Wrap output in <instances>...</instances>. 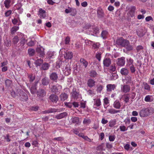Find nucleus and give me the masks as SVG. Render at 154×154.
I'll return each mask as SVG.
<instances>
[{
  "label": "nucleus",
  "instance_id": "17",
  "mask_svg": "<svg viewBox=\"0 0 154 154\" xmlns=\"http://www.w3.org/2000/svg\"><path fill=\"white\" fill-rule=\"evenodd\" d=\"M121 73L124 75H127L129 73L128 69L126 67L122 68L120 70Z\"/></svg>",
  "mask_w": 154,
  "mask_h": 154
},
{
  "label": "nucleus",
  "instance_id": "36",
  "mask_svg": "<svg viewBox=\"0 0 154 154\" xmlns=\"http://www.w3.org/2000/svg\"><path fill=\"white\" fill-rule=\"evenodd\" d=\"M28 78L30 82H33L35 79V75L32 74L29 75H28Z\"/></svg>",
  "mask_w": 154,
  "mask_h": 154
},
{
  "label": "nucleus",
  "instance_id": "7",
  "mask_svg": "<svg viewBox=\"0 0 154 154\" xmlns=\"http://www.w3.org/2000/svg\"><path fill=\"white\" fill-rule=\"evenodd\" d=\"M125 58L124 57L119 58L117 59V64L119 66H124L125 63Z\"/></svg>",
  "mask_w": 154,
  "mask_h": 154
},
{
  "label": "nucleus",
  "instance_id": "8",
  "mask_svg": "<svg viewBox=\"0 0 154 154\" xmlns=\"http://www.w3.org/2000/svg\"><path fill=\"white\" fill-rule=\"evenodd\" d=\"M130 87L128 85H122L121 87V91L122 92L126 93L129 91Z\"/></svg>",
  "mask_w": 154,
  "mask_h": 154
},
{
  "label": "nucleus",
  "instance_id": "49",
  "mask_svg": "<svg viewBox=\"0 0 154 154\" xmlns=\"http://www.w3.org/2000/svg\"><path fill=\"white\" fill-rule=\"evenodd\" d=\"M49 113H53L57 112V110L54 108H50L48 110Z\"/></svg>",
  "mask_w": 154,
  "mask_h": 154
},
{
  "label": "nucleus",
  "instance_id": "62",
  "mask_svg": "<svg viewBox=\"0 0 154 154\" xmlns=\"http://www.w3.org/2000/svg\"><path fill=\"white\" fill-rule=\"evenodd\" d=\"M26 41L27 40H26L25 38H22L21 39V43L23 45H24V44H25Z\"/></svg>",
  "mask_w": 154,
  "mask_h": 154
},
{
  "label": "nucleus",
  "instance_id": "28",
  "mask_svg": "<svg viewBox=\"0 0 154 154\" xmlns=\"http://www.w3.org/2000/svg\"><path fill=\"white\" fill-rule=\"evenodd\" d=\"M80 63L84 66L85 68L87 67L88 65V63L85 59L84 58H81L80 60Z\"/></svg>",
  "mask_w": 154,
  "mask_h": 154
},
{
  "label": "nucleus",
  "instance_id": "58",
  "mask_svg": "<svg viewBox=\"0 0 154 154\" xmlns=\"http://www.w3.org/2000/svg\"><path fill=\"white\" fill-rule=\"evenodd\" d=\"M136 10V8L135 7L133 6L131 7L129 11V12L135 13V11Z\"/></svg>",
  "mask_w": 154,
  "mask_h": 154
},
{
  "label": "nucleus",
  "instance_id": "59",
  "mask_svg": "<svg viewBox=\"0 0 154 154\" xmlns=\"http://www.w3.org/2000/svg\"><path fill=\"white\" fill-rule=\"evenodd\" d=\"M115 138V136L114 135H110L109 137V140L110 141H114Z\"/></svg>",
  "mask_w": 154,
  "mask_h": 154
},
{
  "label": "nucleus",
  "instance_id": "35",
  "mask_svg": "<svg viewBox=\"0 0 154 154\" xmlns=\"http://www.w3.org/2000/svg\"><path fill=\"white\" fill-rule=\"evenodd\" d=\"M49 65L47 63H45L42 66V69L43 70H47L49 67Z\"/></svg>",
  "mask_w": 154,
  "mask_h": 154
},
{
  "label": "nucleus",
  "instance_id": "45",
  "mask_svg": "<svg viewBox=\"0 0 154 154\" xmlns=\"http://www.w3.org/2000/svg\"><path fill=\"white\" fill-rule=\"evenodd\" d=\"M101 54L100 52H98L97 53L96 55V57L99 61L101 60Z\"/></svg>",
  "mask_w": 154,
  "mask_h": 154
},
{
  "label": "nucleus",
  "instance_id": "24",
  "mask_svg": "<svg viewBox=\"0 0 154 154\" xmlns=\"http://www.w3.org/2000/svg\"><path fill=\"white\" fill-rule=\"evenodd\" d=\"M49 82V79L48 78L45 77L42 80V84L44 85H47L48 84Z\"/></svg>",
  "mask_w": 154,
  "mask_h": 154
},
{
  "label": "nucleus",
  "instance_id": "51",
  "mask_svg": "<svg viewBox=\"0 0 154 154\" xmlns=\"http://www.w3.org/2000/svg\"><path fill=\"white\" fill-rule=\"evenodd\" d=\"M103 86L102 85H100L97 87V92H100L103 89Z\"/></svg>",
  "mask_w": 154,
  "mask_h": 154
},
{
  "label": "nucleus",
  "instance_id": "29",
  "mask_svg": "<svg viewBox=\"0 0 154 154\" xmlns=\"http://www.w3.org/2000/svg\"><path fill=\"white\" fill-rule=\"evenodd\" d=\"M109 113L111 114H114L120 112V110H116L113 108L109 109L108 110Z\"/></svg>",
  "mask_w": 154,
  "mask_h": 154
},
{
  "label": "nucleus",
  "instance_id": "9",
  "mask_svg": "<svg viewBox=\"0 0 154 154\" xmlns=\"http://www.w3.org/2000/svg\"><path fill=\"white\" fill-rule=\"evenodd\" d=\"M73 55L72 52L67 51L64 54V57L66 59H71L72 58Z\"/></svg>",
  "mask_w": 154,
  "mask_h": 154
},
{
  "label": "nucleus",
  "instance_id": "54",
  "mask_svg": "<svg viewBox=\"0 0 154 154\" xmlns=\"http://www.w3.org/2000/svg\"><path fill=\"white\" fill-rule=\"evenodd\" d=\"M109 69L112 72H114L116 70V67L115 66L112 65L109 67Z\"/></svg>",
  "mask_w": 154,
  "mask_h": 154
},
{
  "label": "nucleus",
  "instance_id": "16",
  "mask_svg": "<svg viewBox=\"0 0 154 154\" xmlns=\"http://www.w3.org/2000/svg\"><path fill=\"white\" fill-rule=\"evenodd\" d=\"M67 115V112H64L57 115L55 118L57 119H60L66 116Z\"/></svg>",
  "mask_w": 154,
  "mask_h": 154
},
{
  "label": "nucleus",
  "instance_id": "6",
  "mask_svg": "<svg viewBox=\"0 0 154 154\" xmlns=\"http://www.w3.org/2000/svg\"><path fill=\"white\" fill-rule=\"evenodd\" d=\"M37 96L39 98L45 97L46 94V92L45 90L42 88L39 89L37 92Z\"/></svg>",
  "mask_w": 154,
  "mask_h": 154
},
{
  "label": "nucleus",
  "instance_id": "19",
  "mask_svg": "<svg viewBox=\"0 0 154 154\" xmlns=\"http://www.w3.org/2000/svg\"><path fill=\"white\" fill-rule=\"evenodd\" d=\"M50 78L51 80L56 81L58 78L57 75L55 72H52L50 74Z\"/></svg>",
  "mask_w": 154,
  "mask_h": 154
},
{
  "label": "nucleus",
  "instance_id": "47",
  "mask_svg": "<svg viewBox=\"0 0 154 154\" xmlns=\"http://www.w3.org/2000/svg\"><path fill=\"white\" fill-rule=\"evenodd\" d=\"M119 128L120 131H125L127 130V128L125 126H120L119 127Z\"/></svg>",
  "mask_w": 154,
  "mask_h": 154
},
{
  "label": "nucleus",
  "instance_id": "13",
  "mask_svg": "<svg viewBox=\"0 0 154 154\" xmlns=\"http://www.w3.org/2000/svg\"><path fill=\"white\" fill-rule=\"evenodd\" d=\"M20 94L21 97V99L22 101H26L28 99V97L25 93L24 92L22 91H21Z\"/></svg>",
  "mask_w": 154,
  "mask_h": 154
},
{
  "label": "nucleus",
  "instance_id": "10",
  "mask_svg": "<svg viewBox=\"0 0 154 154\" xmlns=\"http://www.w3.org/2000/svg\"><path fill=\"white\" fill-rule=\"evenodd\" d=\"M49 99L52 102L56 103L58 100V98L57 96L55 94H51L49 97Z\"/></svg>",
  "mask_w": 154,
  "mask_h": 154
},
{
  "label": "nucleus",
  "instance_id": "42",
  "mask_svg": "<svg viewBox=\"0 0 154 154\" xmlns=\"http://www.w3.org/2000/svg\"><path fill=\"white\" fill-rule=\"evenodd\" d=\"M131 73H134L136 71V69L135 67L134 66V65H132L131 66H129Z\"/></svg>",
  "mask_w": 154,
  "mask_h": 154
},
{
  "label": "nucleus",
  "instance_id": "25",
  "mask_svg": "<svg viewBox=\"0 0 154 154\" xmlns=\"http://www.w3.org/2000/svg\"><path fill=\"white\" fill-rule=\"evenodd\" d=\"M38 82H35V85L32 86L30 88V92L32 94H34L35 93H36L37 90L36 86Z\"/></svg>",
  "mask_w": 154,
  "mask_h": 154
},
{
  "label": "nucleus",
  "instance_id": "34",
  "mask_svg": "<svg viewBox=\"0 0 154 154\" xmlns=\"http://www.w3.org/2000/svg\"><path fill=\"white\" fill-rule=\"evenodd\" d=\"M116 119H114L110 120L109 122V126L110 127H113L116 124Z\"/></svg>",
  "mask_w": 154,
  "mask_h": 154
},
{
  "label": "nucleus",
  "instance_id": "15",
  "mask_svg": "<svg viewBox=\"0 0 154 154\" xmlns=\"http://www.w3.org/2000/svg\"><path fill=\"white\" fill-rule=\"evenodd\" d=\"M95 81L92 79H90L88 80L87 85L88 87L91 88L95 86Z\"/></svg>",
  "mask_w": 154,
  "mask_h": 154
},
{
  "label": "nucleus",
  "instance_id": "11",
  "mask_svg": "<svg viewBox=\"0 0 154 154\" xmlns=\"http://www.w3.org/2000/svg\"><path fill=\"white\" fill-rule=\"evenodd\" d=\"M36 51L40 54V56L43 57L45 55L44 49L41 47H38L36 49Z\"/></svg>",
  "mask_w": 154,
  "mask_h": 154
},
{
  "label": "nucleus",
  "instance_id": "37",
  "mask_svg": "<svg viewBox=\"0 0 154 154\" xmlns=\"http://www.w3.org/2000/svg\"><path fill=\"white\" fill-rule=\"evenodd\" d=\"M127 66H130L132 65H133V60L131 58H130L128 60H127Z\"/></svg>",
  "mask_w": 154,
  "mask_h": 154
},
{
  "label": "nucleus",
  "instance_id": "57",
  "mask_svg": "<svg viewBox=\"0 0 154 154\" xmlns=\"http://www.w3.org/2000/svg\"><path fill=\"white\" fill-rule=\"evenodd\" d=\"M145 101L147 102L150 101V96L149 95L146 96L144 99Z\"/></svg>",
  "mask_w": 154,
  "mask_h": 154
},
{
  "label": "nucleus",
  "instance_id": "31",
  "mask_svg": "<svg viewBox=\"0 0 154 154\" xmlns=\"http://www.w3.org/2000/svg\"><path fill=\"white\" fill-rule=\"evenodd\" d=\"M19 29V27L17 26H14L13 27L11 30V34L14 35L15 32Z\"/></svg>",
  "mask_w": 154,
  "mask_h": 154
},
{
  "label": "nucleus",
  "instance_id": "30",
  "mask_svg": "<svg viewBox=\"0 0 154 154\" xmlns=\"http://www.w3.org/2000/svg\"><path fill=\"white\" fill-rule=\"evenodd\" d=\"M72 98L77 99L78 97L79 94L76 91H73L71 93Z\"/></svg>",
  "mask_w": 154,
  "mask_h": 154
},
{
  "label": "nucleus",
  "instance_id": "41",
  "mask_svg": "<svg viewBox=\"0 0 154 154\" xmlns=\"http://www.w3.org/2000/svg\"><path fill=\"white\" fill-rule=\"evenodd\" d=\"M72 122L75 124H78L79 122V119L78 117H75L73 118L72 120Z\"/></svg>",
  "mask_w": 154,
  "mask_h": 154
},
{
  "label": "nucleus",
  "instance_id": "20",
  "mask_svg": "<svg viewBox=\"0 0 154 154\" xmlns=\"http://www.w3.org/2000/svg\"><path fill=\"white\" fill-rule=\"evenodd\" d=\"M101 105V101L99 99H94V107L96 108V106H99Z\"/></svg>",
  "mask_w": 154,
  "mask_h": 154
},
{
  "label": "nucleus",
  "instance_id": "27",
  "mask_svg": "<svg viewBox=\"0 0 154 154\" xmlns=\"http://www.w3.org/2000/svg\"><path fill=\"white\" fill-rule=\"evenodd\" d=\"M12 0H5L4 2L5 7L8 8L11 6V3Z\"/></svg>",
  "mask_w": 154,
  "mask_h": 154
},
{
  "label": "nucleus",
  "instance_id": "1",
  "mask_svg": "<svg viewBox=\"0 0 154 154\" xmlns=\"http://www.w3.org/2000/svg\"><path fill=\"white\" fill-rule=\"evenodd\" d=\"M63 71L66 75H68L70 73L71 67L70 65L68 63L63 62Z\"/></svg>",
  "mask_w": 154,
  "mask_h": 154
},
{
  "label": "nucleus",
  "instance_id": "56",
  "mask_svg": "<svg viewBox=\"0 0 154 154\" xmlns=\"http://www.w3.org/2000/svg\"><path fill=\"white\" fill-rule=\"evenodd\" d=\"M91 120L90 119H84L83 121V123L85 124H88L90 123L91 122Z\"/></svg>",
  "mask_w": 154,
  "mask_h": 154
},
{
  "label": "nucleus",
  "instance_id": "18",
  "mask_svg": "<svg viewBox=\"0 0 154 154\" xmlns=\"http://www.w3.org/2000/svg\"><path fill=\"white\" fill-rule=\"evenodd\" d=\"M116 85L114 84H108L106 86L107 91L108 92L112 91L116 88Z\"/></svg>",
  "mask_w": 154,
  "mask_h": 154
},
{
  "label": "nucleus",
  "instance_id": "2",
  "mask_svg": "<svg viewBox=\"0 0 154 154\" xmlns=\"http://www.w3.org/2000/svg\"><path fill=\"white\" fill-rule=\"evenodd\" d=\"M116 43L118 45L125 47V46L129 43V42L127 40L124 39L122 37H121L116 40Z\"/></svg>",
  "mask_w": 154,
  "mask_h": 154
},
{
  "label": "nucleus",
  "instance_id": "12",
  "mask_svg": "<svg viewBox=\"0 0 154 154\" xmlns=\"http://www.w3.org/2000/svg\"><path fill=\"white\" fill-rule=\"evenodd\" d=\"M111 59L109 58H105L103 61L104 65L106 67H108L111 64Z\"/></svg>",
  "mask_w": 154,
  "mask_h": 154
},
{
  "label": "nucleus",
  "instance_id": "26",
  "mask_svg": "<svg viewBox=\"0 0 154 154\" xmlns=\"http://www.w3.org/2000/svg\"><path fill=\"white\" fill-rule=\"evenodd\" d=\"M118 75L116 73H112L110 75L109 79L111 80H115L118 79Z\"/></svg>",
  "mask_w": 154,
  "mask_h": 154
},
{
  "label": "nucleus",
  "instance_id": "52",
  "mask_svg": "<svg viewBox=\"0 0 154 154\" xmlns=\"http://www.w3.org/2000/svg\"><path fill=\"white\" fill-rule=\"evenodd\" d=\"M107 34V32L106 31H103L101 33V35L102 37L104 38H106V35Z\"/></svg>",
  "mask_w": 154,
  "mask_h": 154
},
{
  "label": "nucleus",
  "instance_id": "55",
  "mask_svg": "<svg viewBox=\"0 0 154 154\" xmlns=\"http://www.w3.org/2000/svg\"><path fill=\"white\" fill-rule=\"evenodd\" d=\"M12 13V11L11 10H8L6 11L5 13V15L6 17H8Z\"/></svg>",
  "mask_w": 154,
  "mask_h": 154
},
{
  "label": "nucleus",
  "instance_id": "46",
  "mask_svg": "<svg viewBox=\"0 0 154 154\" xmlns=\"http://www.w3.org/2000/svg\"><path fill=\"white\" fill-rule=\"evenodd\" d=\"M127 15L129 17H131L133 19H134L135 17V13L129 12L127 14Z\"/></svg>",
  "mask_w": 154,
  "mask_h": 154
},
{
  "label": "nucleus",
  "instance_id": "61",
  "mask_svg": "<svg viewBox=\"0 0 154 154\" xmlns=\"http://www.w3.org/2000/svg\"><path fill=\"white\" fill-rule=\"evenodd\" d=\"M63 62H62L60 60L57 62V63L56 66L57 68H60V67L61 64L63 65Z\"/></svg>",
  "mask_w": 154,
  "mask_h": 154
},
{
  "label": "nucleus",
  "instance_id": "23",
  "mask_svg": "<svg viewBox=\"0 0 154 154\" xmlns=\"http://www.w3.org/2000/svg\"><path fill=\"white\" fill-rule=\"evenodd\" d=\"M121 106V104L119 100H116L113 103V107L118 109L120 108Z\"/></svg>",
  "mask_w": 154,
  "mask_h": 154
},
{
  "label": "nucleus",
  "instance_id": "32",
  "mask_svg": "<svg viewBox=\"0 0 154 154\" xmlns=\"http://www.w3.org/2000/svg\"><path fill=\"white\" fill-rule=\"evenodd\" d=\"M28 54L30 56H32L35 54V51L33 49L29 48L28 51Z\"/></svg>",
  "mask_w": 154,
  "mask_h": 154
},
{
  "label": "nucleus",
  "instance_id": "63",
  "mask_svg": "<svg viewBox=\"0 0 154 154\" xmlns=\"http://www.w3.org/2000/svg\"><path fill=\"white\" fill-rule=\"evenodd\" d=\"M65 105L69 108H71L72 105V103H65Z\"/></svg>",
  "mask_w": 154,
  "mask_h": 154
},
{
  "label": "nucleus",
  "instance_id": "3",
  "mask_svg": "<svg viewBox=\"0 0 154 154\" xmlns=\"http://www.w3.org/2000/svg\"><path fill=\"white\" fill-rule=\"evenodd\" d=\"M146 32L147 30L144 28H139L137 30V35L140 38L143 37Z\"/></svg>",
  "mask_w": 154,
  "mask_h": 154
},
{
  "label": "nucleus",
  "instance_id": "60",
  "mask_svg": "<svg viewBox=\"0 0 154 154\" xmlns=\"http://www.w3.org/2000/svg\"><path fill=\"white\" fill-rule=\"evenodd\" d=\"M54 140L57 141H62L63 140L64 138L63 137H58L54 138Z\"/></svg>",
  "mask_w": 154,
  "mask_h": 154
},
{
  "label": "nucleus",
  "instance_id": "64",
  "mask_svg": "<svg viewBox=\"0 0 154 154\" xmlns=\"http://www.w3.org/2000/svg\"><path fill=\"white\" fill-rule=\"evenodd\" d=\"M70 41V38L69 36H67L65 39V43L66 44H68Z\"/></svg>",
  "mask_w": 154,
  "mask_h": 154
},
{
  "label": "nucleus",
  "instance_id": "21",
  "mask_svg": "<svg viewBox=\"0 0 154 154\" xmlns=\"http://www.w3.org/2000/svg\"><path fill=\"white\" fill-rule=\"evenodd\" d=\"M60 100L64 101L67 99L68 97V95L65 93H62L60 95Z\"/></svg>",
  "mask_w": 154,
  "mask_h": 154
},
{
  "label": "nucleus",
  "instance_id": "43",
  "mask_svg": "<svg viewBox=\"0 0 154 154\" xmlns=\"http://www.w3.org/2000/svg\"><path fill=\"white\" fill-rule=\"evenodd\" d=\"M12 83L11 81L8 79L6 80L5 82V84L6 86L7 87L10 86Z\"/></svg>",
  "mask_w": 154,
  "mask_h": 154
},
{
  "label": "nucleus",
  "instance_id": "14",
  "mask_svg": "<svg viewBox=\"0 0 154 154\" xmlns=\"http://www.w3.org/2000/svg\"><path fill=\"white\" fill-rule=\"evenodd\" d=\"M38 14L40 18H44L46 16V11L42 8H40L39 9Z\"/></svg>",
  "mask_w": 154,
  "mask_h": 154
},
{
  "label": "nucleus",
  "instance_id": "5",
  "mask_svg": "<svg viewBox=\"0 0 154 154\" xmlns=\"http://www.w3.org/2000/svg\"><path fill=\"white\" fill-rule=\"evenodd\" d=\"M61 86L58 85H54L51 88V91L54 93L58 94L60 92Z\"/></svg>",
  "mask_w": 154,
  "mask_h": 154
},
{
  "label": "nucleus",
  "instance_id": "44",
  "mask_svg": "<svg viewBox=\"0 0 154 154\" xmlns=\"http://www.w3.org/2000/svg\"><path fill=\"white\" fill-rule=\"evenodd\" d=\"M143 85H144V87L145 89L148 90H149L150 89L149 85L146 83H143Z\"/></svg>",
  "mask_w": 154,
  "mask_h": 154
},
{
  "label": "nucleus",
  "instance_id": "38",
  "mask_svg": "<svg viewBox=\"0 0 154 154\" xmlns=\"http://www.w3.org/2000/svg\"><path fill=\"white\" fill-rule=\"evenodd\" d=\"M126 49L127 51H131L133 50V47L132 46L130 45V43L127 45L125 46Z\"/></svg>",
  "mask_w": 154,
  "mask_h": 154
},
{
  "label": "nucleus",
  "instance_id": "39",
  "mask_svg": "<svg viewBox=\"0 0 154 154\" xmlns=\"http://www.w3.org/2000/svg\"><path fill=\"white\" fill-rule=\"evenodd\" d=\"M43 60L41 59H37L35 62V63L36 65L39 66L43 63Z\"/></svg>",
  "mask_w": 154,
  "mask_h": 154
},
{
  "label": "nucleus",
  "instance_id": "22",
  "mask_svg": "<svg viewBox=\"0 0 154 154\" xmlns=\"http://www.w3.org/2000/svg\"><path fill=\"white\" fill-rule=\"evenodd\" d=\"M131 77L130 76H128L126 77L124 80V82H125L126 84H131L132 82V81L131 79Z\"/></svg>",
  "mask_w": 154,
  "mask_h": 154
},
{
  "label": "nucleus",
  "instance_id": "50",
  "mask_svg": "<svg viewBox=\"0 0 154 154\" xmlns=\"http://www.w3.org/2000/svg\"><path fill=\"white\" fill-rule=\"evenodd\" d=\"M5 43L7 46H10L11 45V42L10 40H6L5 41Z\"/></svg>",
  "mask_w": 154,
  "mask_h": 154
},
{
  "label": "nucleus",
  "instance_id": "33",
  "mask_svg": "<svg viewBox=\"0 0 154 154\" xmlns=\"http://www.w3.org/2000/svg\"><path fill=\"white\" fill-rule=\"evenodd\" d=\"M97 72L94 70H91L90 72V76L92 77H96L97 76Z\"/></svg>",
  "mask_w": 154,
  "mask_h": 154
},
{
  "label": "nucleus",
  "instance_id": "4",
  "mask_svg": "<svg viewBox=\"0 0 154 154\" xmlns=\"http://www.w3.org/2000/svg\"><path fill=\"white\" fill-rule=\"evenodd\" d=\"M149 115V109L148 108L142 109L140 112V115L141 117L147 116Z\"/></svg>",
  "mask_w": 154,
  "mask_h": 154
},
{
  "label": "nucleus",
  "instance_id": "48",
  "mask_svg": "<svg viewBox=\"0 0 154 154\" xmlns=\"http://www.w3.org/2000/svg\"><path fill=\"white\" fill-rule=\"evenodd\" d=\"M128 95H130V98L131 99H133L136 96V94L134 92H132L129 93Z\"/></svg>",
  "mask_w": 154,
  "mask_h": 154
},
{
  "label": "nucleus",
  "instance_id": "40",
  "mask_svg": "<svg viewBox=\"0 0 154 154\" xmlns=\"http://www.w3.org/2000/svg\"><path fill=\"white\" fill-rule=\"evenodd\" d=\"M19 39L17 36H15L13 39L12 42L14 44H16L19 41Z\"/></svg>",
  "mask_w": 154,
  "mask_h": 154
},
{
  "label": "nucleus",
  "instance_id": "53",
  "mask_svg": "<svg viewBox=\"0 0 154 154\" xmlns=\"http://www.w3.org/2000/svg\"><path fill=\"white\" fill-rule=\"evenodd\" d=\"M27 45L29 46H32L35 45V42L31 40L27 43Z\"/></svg>",
  "mask_w": 154,
  "mask_h": 154
}]
</instances>
